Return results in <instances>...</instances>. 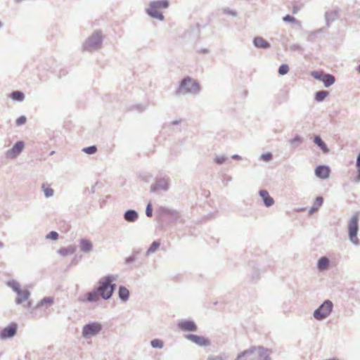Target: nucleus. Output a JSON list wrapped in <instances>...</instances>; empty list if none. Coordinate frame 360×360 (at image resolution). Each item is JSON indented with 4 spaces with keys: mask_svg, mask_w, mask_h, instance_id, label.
Returning a JSON list of instances; mask_svg holds the SVG:
<instances>
[{
    "mask_svg": "<svg viewBox=\"0 0 360 360\" xmlns=\"http://www.w3.org/2000/svg\"><path fill=\"white\" fill-rule=\"evenodd\" d=\"M323 198L322 197H317L315 199L314 203L313 206L311 207L309 212L311 214H312V213L316 212L319 209V207H321V205H323Z\"/></svg>",
    "mask_w": 360,
    "mask_h": 360,
    "instance_id": "21",
    "label": "nucleus"
},
{
    "mask_svg": "<svg viewBox=\"0 0 360 360\" xmlns=\"http://www.w3.org/2000/svg\"><path fill=\"white\" fill-rule=\"evenodd\" d=\"M146 215L149 217H152V205L151 203H148V205H147V207H146Z\"/></svg>",
    "mask_w": 360,
    "mask_h": 360,
    "instance_id": "37",
    "label": "nucleus"
},
{
    "mask_svg": "<svg viewBox=\"0 0 360 360\" xmlns=\"http://www.w3.org/2000/svg\"><path fill=\"white\" fill-rule=\"evenodd\" d=\"M178 326L184 331H195L197 330V326L191 321H183L179 323Z\"/></svg>",
    "mask_w": 360,
    "mask_h": 360,
    "instance_id": "12",
    "label": "nucleus"
},
{
    "mask_svg": "<svg viewBox=\"0 0 360 360\" xmlns=\"http://www.w3.org/2000/svg\"><path fill=\"white\" fill-rule=\"evenodd\" d=\"M289 71V68L287 65H282L280 66L279 69H278V72L280 75H285L286 73H288Z\"/></svg>",
    "mask_w": 360,
    "mask_h": 360,
    "instance_id": "32",
    "label": "nucleus"
},
{
    "mask_svg": "<svg viewBox=\"0 0 360 360\" xmlns=\"http://www.w3.org/2000/svg\"><path fill=\"white\" fill-rule=\"evenodd\" d=\"M101 40L102 36L101 32H96L86 41V48L87 49L98 48L101 45Z\"/></svg>",
    "mask_w": 360,
    "mask_h": 360,
    "instance_id": "8",
    "label": "nucleus"
},
{
    "mask_svg": "<svg viewBox=\"0 0 360 360\" xmlns=\"http://www.w3.org/2000/svg\"><path fill=\"white\" fill-rule=\"evenodd\" d=\"M328 94V92L326 91H318L315 95V99L319 102L322 101L326 98Z\"/></svg>",
    "mask_w": 360,
    "mask_h": 360,
    "instance_id": "26",
    "label": "nucleus"
},
{
    "mask_svg": "<svg viewBox=\"0 0 360 360\" xmlns=\"http://www.w3.org/2000/svg\"><path fill=\"white\" fill-rule=\"evenodd\" d=\"M356 168H357V176H356V180L358 181H360V153L357 156L356 158Z\"/></svg>",
    "mask_w": 360,
    "mask_h": 360,
    "instance_id": "33",
    "label": "nucleus"
},
{
    "mask_svg": "<svg viewBox=\"0 0 360 360\" xmlns=\"http://www.w3.org/2000/svg\"><path fill=\"white\" fill-rule=\"evenodd\" d=\"M269 353L266 349L254 347L239 354L236 360H269Z\"/></svg>",
    "mask_w": 360,
    "mask_h": 360,
    "instance_id": "1",
    "label": "nucleus"
},
{
    "mask_svg": "<svg viewBox=\"0 0 360 360\" xmlns=\"http://www.w3.org/2000/svg\"><path fill=\"white\" fill-rule=\"evenodd\" d=\"M224 158H218L217 160V162L219 163V164H221L222 162H224Z\"/></svg>",
    "mask_w": 360,
    "mask_h": 360,
    "instance_id": "40",
    "label": "nucleus"
},
{
    "mask_svg": "<svg viewBox=\"0 0 360 360\" xmlns=\"http://www.w3.org/2000/svg\"><path fill=\"white\" fill-rule=\"evenodd\" d=\"M299 10V8L297 6H294L293 9H292V13H296Z\"/></svg>",
    "mask_w": 360,
    "mask_h": 360,
    "instance_id": "41",
    "label": "nucleus"
},
{
    "mask_svg": "<svg viewBox=\"0 0 360 360\" xmlns=\"http://www.w3.org/2000/svg\"><path fill=\"white\" fill-rule=\"evenodd\" d=\"M75 250H76V248L75 246L70 245L66 248H61L58 250V253L63 257H66V256L72 255L75 252Z\"/></svg>",
    "mask_w": 360,
    "mask_h": 360,
    "instance_id": "19",
    "label": "nucleus"
},
{
    "mask_svg": "<svg viewBox=\"0 0 360 360\" xmlns=\"http://www.w3.org/2000/svg\"><path fill=\"white\" fill-rule=\"evenodd\" d=\"M151 345L155 348H162L163 342L160 340L155 339L151 341Z\"/></svg>",
    "mask_w": 360,
    "mask_h": 360,
    "instance_id": "30",
    "label": "nucleus"
},
{
    "mask_svg": "<svg viewBox=\"0 0 360 360\" xmlns=\"http://www.w3.org/2000/svg\"><path fill=\"white\" fill-rule=\"evenodd\" d=\"M160 9L158 8L157 6H155V4H153L152 3L150 4L148 8L147 9V13L150 16L158 18L160 20H162L164 17L162 14L160 12Z\"/></svg>",
    "mask_w": 360,
    "mask_h": 360,
    "instance_id": "13",
    "label": "nucleus"
},
{
    "mask_svg": "<svg viewBox=\"0 0 360 360\" xmlns=\"http://www.w3.org/2000/svg\"><path fill=\"white\" fill-rule=\"evenodd\" d=\"M102 329L101 323L97 322L85 325L82 329V335L84 338H89L98 334Z\"/></svg>",
    "mask_w": 360,
    "mask_h": 360,
    "instance_id": "6",
    "label": "nucleus"
},
{
    "mask_svg": "<svg viewBox=\"0 0 360 360\" xmlns=\"http://www.w3.org/2000/svg\"><path fill=\"white\" fill-rule=\"evenodd\" d=\"M2 246V244L0 243V247Z\"/></svg>",
    "mask_w": 360,
    "mask_h": 360,
    "instance_id": "45",
    "label": "nucleus"
},
{
    "mask_svg": "<svg viewBox=\"0 0 360 360\" xmlns=\"http://www.w3.org/2000/svg\"><path fill=\"white\" fill-rule=\"evenodd\" d=\"M27 121V119L25 116H20V117H18L16 120V124L17 125L20 126V125H22V124H24Z\"/></svg>",
    "mask_w": 360,
    "mask_h": 360,
    "instance_id": "36",
    "label": "nucleus"
},
{
    "mask_svg": "<svg viewBox=\"0 0 360 360\" xmlns=\"http://www.w3.org/2000/svg\"><path fill=\"white\" fill-rule=\"evenodd\" d=\"M58 238V234L57 232L56 231H51L50 232L47 236H46V238L48 239H51V240H57Z\"/></svg>",
    "mask_w": 360,
    "mask_h": 360,
    "instance_id": "35",
    "label": "nucleus"
},
{
    "mask_svg": "<svg viewBox=\"0 0 360 360\" xmlns=\"http://www.w3.org/2000/svg\"><path fill=\"white\" fill-rule=\"evenodd\" d=\"M79 247L82 251L89 252L92 250L93 245L89 240L82 239L79 242Z\"/></svg>",
    "mask_w": 360,
    "mask_h": 360,
    "instance_id": "16",
    "label": "nucleus"
},
{
    "mask_svg": "<svg viewBox=\"0 0 360 360\" xmlns=\"http://www.w3.org/2000/svg\"><path fill=\"white\" fill-rule=\"evenodd\" d=\"M330 261L326 257H323L319 259L317 263V267L320 271H324L327 269L329 266Z\"/></svg>",
    "mask_w": 360,
    "mask_h": 360,
    "instance_id": "20",
    "label": "nucleus"
},
{
    "mask_svg": "<svg viewBox=\"0 0 360 360\" xmlns=\"http://www.w3.org/2000/svg\"><path fill=\"white\" fill-rule=\"evenodd\" d=\"M358 72L360 73V65L358 67Z\"/></svg>",
    "mask_w": 360,
    "mask_h": 360,
    "instance_id": "43",
    "label": "nucleus"
},
{
    "mask_svg": "<svg viewBox=\"0 0 360 360\" xmlns=\"http://www.w3.org/2000/svg\"><path fill=\"white\" fill-rule=\"evenodd\" d=\"M23 148L24 143L22 141H18L7 152L6 156L9 158H15L21 153Z\"/></svg>",
    "mask_w": 360,
    "mask_h": 360,
    "instance_id": "10",
    "label": "nucleus"
},
{
    "mask_svg": "<svg viewBox=\"0 0 360 360\" xmlns=\"http://www.w3.org/2000/svg\"><path fill=\"white\" fill-rule=\"evenodd\" d=\"M283 20L285 22H293L295 21V18L290 15H287L283 18Z\"/></svg>",
    "mask_w": 360,
    "mask_h": 360,
    "instance_id": "38",
    "label": "nucleus"
},
{
    "mask_svg": "<svg viewBox=\"0 0 360 360\" xmlns=\"http://www.w3.org/2000/svg\"><path fill=\"white\" fill-rule=\"evenodd\" d=\"M199 91L198 83L190 77L184 78L179 86V92L196 93Z\"/></svg>",
    "mask_w": 360,
    "mask_h": 360,
    "instance_id": "3",
    "label": "nucleus"
},
{
    "mask_svg": "<svg viewBox=\"0 0 360 360\" xmlns=\"http://www.w3.org/2000/svg\"><path fill=\"white\" fill-rule=\"evenodd\" d=\"M358 221L359 216L356 214L352 217L348 224L349 239L354 244L356 245L359 243V240L356 236L359 229Z\"/></svg>",
    "mask_w": 360,
    "mask_h": 360,
    "instance_id": "4",
    "label": "nucleus"
},
{
    "mask_svg": "<svg viewBox=\"0 0 360 360\" xmlns=\"http://www.w3.org/2000/svg\"><path fill=\"white\" fill-rule=\"evenodd\" d=\"M315 174L321 179H327L330 174V169L326 166H319L315 169Z\"/></svg>",
    "mask_w": 360,
    "mask_h": 360,
    "instance_id": "14",
    "label": "nucleus"
},
{
    "mask_svg": "<svg viewBox=\"0 0 360 360\" xmlns=\"http://www.w3.org/2000/svg\"><path fill=\"white\" fill-rule=\"evenodd\" d=\"M259 195L264 200L266 206H271L274 203V199L269 195V193L265 190L259 191Z\"/></svg>",
    "mask_w": 360,
    "mask_h": 360,
    "instance_id": "15",
    "label": "nucleus"
},
{
    "mask_svg": "<svg viewBox=\"0 0 360 360\" xmlns=\"http://www.w3.org/2000/svg\"><path fill=\"white\" fill-rule=\"evenodd\" d=\"M210 360H221V359H219V358H215V359H210Z\"/></svg>",
    "mask_w": 360,
    "mask_h": 360,
    "instance_id": "42",
    "label": "nucleus"
},
{
    "mask_svg": "<svg viewBox=\"0 0 360 360\" xmlns=\"http://www.w3.org/2000/svg\"><path fill=\"white\" fill-rule=\"evenodd\" d=\"M138 214L134 210H128L125 212L124 219L128 221H134L137 219Z\"/></svg>",
    "mask_w": 360,
    "mask_h": 360,
    "instance_id": "22",
    "label": "nucleus"
},
{
    "mask_svg": "<svg viewBox=\"0 0 360 360\" xmlns=\"http://www.w3.org/2000/svg\"><path fill=\"white\" fill-rule=\"evenodd\" d=\"M129 292L124 287H120L119 290V296L122 300H127L129 297Z\"/></svg>",
    "mask_w": 360,
    "mask_h": 360,
    "instance_id": "24",
    "label": "nucleus"
},
{
    "mask_svg": "<svg viewBox=\"0 0 360 360\" xmlns=\"http://www.w3.org/2000/svg\"><path fill=\"white\" fill-rule=\"evenodd\" d=\"M1 25H2V24H1V22H0V27H1Z\"/></svg>",
    "mask_w": 360,
    "mask_h": 360,
    "instance_id": "44",
    "label": "nucleus"
},
{
    "mask_svg": "<svg viewBox=\"0 0 360 360\" xmlns=\"http://www.w3.org/2000/svg\"><path fill=\"white\" fill-rule=\"evenodd\" d=\"M112 279L109 276L103 278L100 281L98 292L103 298L108 299L111 297L114 290V285H112Z\"/></svg>",
    "mask_w": 360,
    "mask_h": 360,
    "instance_id": "2",
    "label": "nucleus"
},
{
    "mask_svg": "<svg viewBox=\"0 0 360 360\" xmlns=\"http://www.w3.org/2000/svg\"><path fill=\"white\" fill-rule=\"evenodd\" d=\"M17 326L15 323H11L5 328L0 333V338L2 339L11 338L16 333Z\"/></svg>",
    "mask_w": 360,
    "mask_h": 360,
    "instance_id": "11",
    "label": "nucleus"
},
{
    "mask_svg": "<svg viewBox=\"0 0 360 360\" xmlns=\"http://www.w3.org/2000/svg\"><path fill=\"white\" fill-rule=\"evenodd\" d=\"M186 338L200 347H206L210 344V340L205 336L187 335H186Z\"/></svg>",
    "mask_w": 360,
    "mask_h": 360,
    "instance_id": "9",
    "label": "nucleus"
},
{
    "mask_svg": "<svg viewBox=\"0 0 360 360\" xmlns=\"http://www.w3.org/2000/svg\"><path fill=\"white\" fill-rule=\"evenodd\" d=\"M98 300V295L95 292H89L87 295L88 301H96Z\"/></svg>",
    "mask_w": 360,
    "mask_h": 360,
    "instance_id": "34",
    "label": "nucleus"
},
{
    "mask_svg": "<svg viewBox=\"0 0 360 360\" xmlns=\"http://www.w3.org/2000/svg\"><path fill=\"white\" fill-rule=\"evenodd\" d=\"M42 188H43L44 192L45 193V195L46 197H50V196L53 195V190L51 188H50L49 186H46V185L44 184L42 186Z\"/></svg>",
    "mask_w": 360,
    "mask_h": 360,
    "instance_id": "29",
    "label": "nucleus"
},
{
    "mask_svg": "<svg viewBox=\"0 0 360 360\" xmlns=\"http://www.w3.org/2000/svg\"><path fill=\"white\" fill-rule=\"evenodd\" d=\"M314 143L320 147L323 152L327 153L328 151V149L326 143L321 140V139L319 136L315 137Z\"/></svg>",
    "mask_w": 360,
    "mask_h": 360,
    "instance_id": "23",
    "label": "nucleus"
},
{
    "mask_svg": "<svg viewBox=\"0 0 360 360\" xmlns=\"http://www.w3.org/2000/svg\"><path fill=\"white\" fill-rule=\"evenodd\" d=\"M10 96L13 100L17 101H22L25 98L24 94L20 91H13Z\"/></svg>",
    "mask_w": 360,
    "mask_h": 360,
    "instance_id": "25",
    "label": "nucleus"
},
{
    "mask_svg": "<svg viewBox=\"0 0 360 360\" xmlns=\"http://www.w3.org/2000/svg\"><path fill=\"white\" fill-rule=\"evenodd\" d=\"M271 158L272 155L271 153L263 154L262 155V159L264 160V161H269L270 160H271Z\"/></svg>",
    "mask_w": 360,
    "mask_h": 360,
    "instance_id": "39",
    "label": "nucleus"
},
{
    "mask_svg": "<svg viewBox=\"0 0 360 360\" xmlns=\"http://www.w3.org/2000/svg\"><path fill=\"white\" fill-rule=\"evenodd\" d=\"M254 44L257 48L267 49L270 46L269 44L262 37H257L254 39Z\"/></svg>",
    "mask_w": 360,
    "mask_h": 360,
    "instance_id": "17",
    "label": "nucleus"
},
{
    "mask_svg": "<svg viewBox=\"0 0 360 360\" xmlns=\"http://www.w3.org/2000/svg\"><path fill=\"white\" fill-rule=\"evenodd\" d=\"M152 4H155V6H157L158 9L165 8L169 6L167 0H159L157 1L152 2Z\"/></svg>",
    "mask_w": 360,
    "mask_h": 360,
    "instance_id": "27",
    "label": "nucleus"
},
{
    "mask_svg": "<svg viewBox=\"0 0 360 360\" xmlns=\"http://www.w3.org/2000/svg\"><path fill=\"white\" fill-rule=\"evenodd\" d=\"M160 245V243L159 241H154L147 250V254L150 255L155 252L159 248Z\"/></svg>",
    "mask_w": 360,
    "mask_h": 360,
    "instance_id": "28",
    "label": "nucleus"
},
{
    "mask_svg": "<svg viewBox=\"0 0 360 360\" xmlns=\"http://www.w3.org/2000/svg\"><path fill=\"white\" fill-rule=\"evenodd\" d=\"M13 288L18 293L19 297L17 298V303L20 304L28 298V293L26 292H20L18 285L14 284Z\"/></svg>",
    "mask_w": 360,
    "mask_h": 360,
    "instance_id": "18",
    "label": "nucleus"
},
{
    "mask_svg": "<svg viewBox=\"0 0 360 360\" xmlns=\"http://www.w3.org/2000/svg\"><path fill=\"white\" fill-rule=\"evenodd\" d=\"M333 303L329 300L325 301L314 313V316L317 320L326 319L331 313L333 309Z\"/></svg>",
    "mask_w": 360,
    "mask_h": 360,
    "instance_id": "5",
    "label": "nucleus"
},
{
    "mask_svg": "<svg viewBox=\"0 0 360 360\" xmlns=\"http://www.w3.org/2000/svg\"><path fill=\"white\" fill-rule=\"evenodd\" d=\"M83 151L87 154H94L97 151V148L95 146L84 148Z\"/></svg>",
    "mask_w": 360,
    "mask_h": 360,
    "instance_id": "31",
    "label": "nucleus"
},
{
    "mask_svg": "<svg viewBox=\"0 0 360 360\" xmlns=\"http://www.w3.org/2000/svg\"><path fill=\"white\" fill-rule=\"evenodd\" d=\"M311 75L317 79L322 81L325 85V86L328 87L334 84L335 79V77L330 74H323L321 72L319 71H313L311 72Z\"/></svg>",
    "mask_w": 360,
    "mask_h": 360,
    "instance_id": "7",
    "label": "nucleus"
}]
</instances>
